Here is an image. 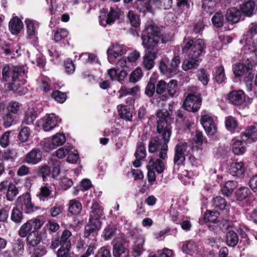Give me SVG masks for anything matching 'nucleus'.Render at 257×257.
Returning a JSON list of instances; mask_svg holds the SVG:
<instances>
[{
  "mask_svg": "<svg viewBox=\"0 0 257 257\" xmlns=\"http://www.w3.org/2000/svg\"><path fill=\"white\" fill-rule=\"evenodd\" d=\"M201 104L200 95L198 94L190 93L187 96L184 106L188 111L195 112L198 110Z\"/></svg>",
  "mask_w": 257,
  "mask_h": 257,
  "instance_id": "9",
  "label": "nucleus"
},
{
  "mask_svg": "<svg viewBox=\"0 0 257 257\" xmlns=\"http://www.w3.org/2000/svg\"><path fill=\"white\" fill-rule=\"evenodd\" d=\"M3 53L6 56L13 57L16 54L18 53V50L16 48L15 44L6 45L3 48Z\"/></svg>",
  "mask_w": 257,
  "mask_h": 257,
  "instance_id": "47",
  "label": "nucleus"
},
{
  "mask_svg": "<svg viewBox=\"0 0 257 257\" xmlns=\"http://www.w3.org/2000/svg\"><path fill=\"white\" fill-rule=\"evenodd\" d=\"M140 91V87L138 86H135L130 88H121L119 91V93H120V95L118 98H120L123 96V95L130 94V95H135L137 94L138 92Z\"/></svg>",
  "mask_w": 257,
  "mask_h": 257,
  "instance_id": "55",
  "label": "nucleus"
},
{
  "mask_svg": "<svg viewBox=\"0 0 257 257\" xmlns=\"http://www.w3.org/2000/svg\"><path fill=\"white\" fill-rule=\"evenodd\" d=\"M113 254L114 257H128V250L122 244L116 243L113 245Z\"/></svg>",
  "mask_w": 257,
  "mask_h": 257,
  "instance_id": "28",
  "label": "nucleus"
},
{
  "mask_svg": "<svg viewBox=\"0 0 257 257\" xmlns=\"http://www.w3.org/2000/svg\"><path fill=\"white\" fill-rule=\"evenodd\" d=\"M182 251L187 254L193 255L199 252V248L197 244L193 240L186 241L182 245Z\"/></svg>",
  "mask_w": 257,
  "mask_h": 257,
  "instance_id": "20",
  "label": "nucleus"
},
{
  "mask_svg": "<svg viewBox=\"0 0 257 257\" xmlns=\"http://www.w3.org/2000/svg\"><path fill=\"white\" fill-rule=\"evenodd\" d=\"M22 21L17 16L13 17L9 22V30L13 35L18 34L23 29Z\"/></svg>",
  "mask_w": 257,
  "mask_h": 257,
  "instance_id": "19",
  "label": "nucleus"
},
{
  "mask_svg": "<svg viewBox=\"0 0 257 257\" xmlns=\"http://www.w3.org/2000/svg\"><path fill=\"white\" fill-rule=\"evenodd\" d=\"M219 43L214 42L213 43V47L217 50H219L224 45L230 43L232 39L229 36L219 35L218 36Z\"/></svg>",
  "mask_w": 257,
  "mask_h": 257,
  "instance_id": "37",
  "label": "nucleus"
},
{
  "mask_svg": "<svg viewBox=\"0 0 257 257\" xmlns=\"http://www.w3.org/2000/svg\"><path fill=\"white\" fill-rule=\"evenodd\" d=\"M66 142V138L63 133H57L51 138L45 139L43 147L46 151H50L57 147L63 145Z\"/></svg>",
  "mask_w": 257,
  "mask_h": 257,
  "instance_id": "7",
  "label": "nucleus"
},
{
  "mask_svg": "<svg viewBox=\"0 0 257 257\" xmlns=\"http://www.w3.org/2000/svg\"><path fill=\"white\" fill-rule=\"evenodd\" d=\"M239 240L237 233L232 230L227 232L225 237L226 244L230 247L235 246Z\"/></svg>",
  "mask_w": 257,
  "mask_h": 257,
  "instance_id": "30",
  "label": "nucleus"
},
{
  "mask_svg": "<svg viewBox=\"0 0 257 257\" xmlns=\"http://www.w3.org/2000/svg\"><path fill=\"white\" fill-rule=\"evenodd\" d=\"M42 160V153L37 149H34L24 157V162L29 165H35Z\"/></svg>",
  "mask_w": 257,
  "mask_h": 257,
  "instance_id": "15",
  "label": "nucleus"
},
{
  "mask_svg": "<svg viewBox=\"0 0 257 257\" xmlns=\"http://www.w3.org/2000/svg\"><path fill=\"white\" fill-rule=\"evenodd\" d=\"M68 32L65 29H59L54 34V39L56 42H58L67 37Z\"/></svg>",
  "mask_w": 257,
  "mask_h": 257,
  "instance_id": "60",
  "label": "nucleus"
},
{
  "mask_svg": "<svg viewBox=\"0 0 257 257\" xmlns=\"http://www.w3.org/2000/svg\"><path fill=\"white\" fill-rule=\"evenodd\" d=\"M213 24L216 27H221L223 26L224 18L221 13H216L212 18Z\"/></svg>",
  "mask_w": 257,
  "mask_h": 257,
  "instance_id": "56",
  "label": "nucleus"
},
{
  "mask_svg": "<svg viewBox=\"0 0 257 257\" xmlns=\"http://www.w3.org/2000/svg\"><path fill=\"white\" fill-rule=\"evenodd\" d=\"M117 108L119 112L120 116L122 118L128 121L132 120V114L126 107L120 105L117 106Z\"/></svg>",
  "mask_w": 257,
  "mask_h": 257,
  "instance_id": "44",
  "label": "nucleus"
},
{
  "mask_svg": "<svg viewBox=\"0 0 257 257\" xmlns=\"http://www.w3.org/2000/svg\"><path fill=\"white\" fill-rule=\"evenodd\" d=\"M148 169L155 170L158 173H162L165 169L164 162L159 159H151L147 166Z\"/></svg>",
  "mask_w": 257,
  "mask_h": 257,
  "instance_id": "26",
  "label": "nucleus"
},
{
  "mask_svg": "<svg viewBox=\"0 0 257 257\" xmlns=\"http://www.w3.org/2000/svg\"><path fill=\"white\" fill-rule=\"evenodd\" d=\"M229 102L235 105L242 104L245 100V95L242 90H234L230 92L228 95Z\"/></svg>",
  "mask_w": 257,
  "mask_h": 257,
  "instance_id": "17",
  "label": "nucleus"
},
{
  "mask_svg": "<svg viewBox=\"0 0 257 257\" xmlns=\"http://www.w3.org/2000/svg\"><path fill=\"white\" fill-rule=\"evenodd\" d=\"M61 119L55 114L46 115L39 121L40 125L46 131H50L58 125Z\"/></svg>",
  "mask_w": 257,
  "mask_h": 257,
  "instance_id": "10",
  "label": "nucleus"
},
{
  "mask_svg": "<svg viewBox=\"0 0 257 257\" xmlns=\"http://www.w3.org/2000/svg\"><path fill=\"white\" fill-rule=\"evenodd\" d=\"M251 63L247 61V64L239 63L233 67V72L236 76L248 77L251 73V68L249 65Z\"/></svg>",
  "mask_w": 257,
  "mask_h": 257,
  "instance_id": "18",
  "label": "nucleus"
},
{
  "mask_svg": "<svg viewBox=\"0 0 257 257\" xmlns=\"http://www.w3.org/2000/svg\"><path fill=\"white\" fill-rule=\"evenodd\" d=\"M215 80L218 83H222L225 79L224 70L222 66H219L215 71L214 74Z\"/></svg>",
  "mask_w": 257,
  "mask_h": 257,
  "instance_id": "52",
  "label": "nucleus"
},
{
  "mask_svg": "<svg viewBox=\"0 0 257 257\" xmlns=\"http://www.w3.org/2000/svg\"><path fill=\"white\" fill-rule=\"evenodd\" d=\"M212 204L214 207L220 210L227 211L228 208L226 201L221 197H216L214 198L212 201Z\"/></svg>",
  "mask_w": 257,
  "mask_h": 257,
  "instance_id": "40",
  "label": "nucleus"
},
{
  "mask_svg": "<svg viewBox=\"0 0 257 257\" xmlns=\"http://www.w3.org/2000/svg\"><path fill=\"white\" fill-rule=\"evenodd\" d=\"M204 47V41L201 39L194 40L185 38L184 39L182 52L188 57V59H185L182 63V67L184 71L196 69L198 67L199 57L202 55Z\"/></svg>",
  "mask_w": 257,
  "mask_h": 257,
  "instance_id": "1",
  "label": "nucleus"
},
{
  "mask_svg": "<svg viewBox=\"0 0 257 257\" xmlns=\"http://www.w3.org/2000/svg\"><path fill=\"white\" fill-rule=\"evenodd\" d=\"M180 63V57L178 56H176L174 57V58L172 60V62L171 63L170 69L171 71H170V74H171V76H173L175 75L178 70V66Z\"/></svg>",
  "mask_w": 257,
  "mask_h": 257,
  "instance_id": "54",
  "label": "nucleus"
},
{
  "mask_svg": "<svg viewBox=\"0 0 257 257\" xmlns=\"http://www.w3.org/2000/svg\"><path fill=\"white\" fill-rule=\"evenodd\" d=\"M72 149V147L69 146L61 148L56 151V156L59 159H63L67 155L69 154Z\"/></svg>",
  "mask_w": 257,
  "mask_h": 257,
  "instance_id": "59",
  "label": "nucleus"
},
{
  "mask_svg": "<svg viewBox=\"0 0 257 257\" xmlns=\"http://www.w3.org/2000/svg\"><path fill=\"white\" fill-rule=\"evenodd\" d=\"M91 209L90 217L99 218L103 215V209L96 202L92 203Z\"/></svg>",
  "mask_w": 257,
  "mask_h": 257,
  "instance_id": "38",
  "label": "nucleus"
},
{
  "mask_svg": "<svg viewBox=\"0 0 257 257\" xmlns=\"http://www.w3.org/2000/svg\"><path fill=\"white\" fill-rule=\"evenodd\" d=\"M46 252V250L43 246L30 247V253L32 257H42Z\"/></svg>",
  "mask_w": 257,
  "mask_h": 257,
  "instance_id": "45",
  "label": "nucleus"
},
{
  "mask_svg": "<svg viewBox=\"0 0 257 257\" xmlns=\"http://www.w3.org/2000/svg\"><path fill=\"white\" fill-rule=\"evenodd\" d=\"M82 210V205L81 203L76 200L73 199L69 201V206L68 210L72 215L79 214Z\"/></svg>",
  "mask_w": 257,
  "mask_h": 257,
  "instance_id": "34",
  "label": "nucleus"
},
{
  "mask_svg": "<svg viewBox=\"0 0 257 257\" xmlns=\"http://www.w3.org/2000/svg\"><path fill=\"white\" fill-rule=\"evenodd\" d=\"M257 35V23L251 24L249 26L248 30L246 34H245L241 39L243 41H248L249 42L251 40H253V38Z\"/></svg>",
  "mask_w": 257,
  "mask_h": 257,
  "instance_id": "32",
  "label": "nucleus"
},
{
  "mask_svg": "<svg viewBox=\"0 0 257 257\" xmlns=\"http://www.w3.org/2000/svg\"><path fill=\"white\" fill-rule=\"evenodd\" d=\"M161 138H162L161 137ZM164 142V144L162 145L159 141V139L154 137L151 139L149 145V151L150 153H154L158 150H160L159 157L161 159L164 160L167 158V152L168 150V146L165 141L162 139Z\"/></svg>",
  "mask_w": 257,
  "mask_h": 257,
  "instance_id": "8",
  "label": "nucleus"
},
{
  "mask_svg": "<svg viewBox=\"0 0 257 257\" xmlns=\"http://www.w3.org/2000/svg\"><path fill=\"white\" fill-rule=\"evenodd\" d=\"M241 139L243 141L254 142L257 140V129L254 126H250L245 132L241 133Z\"/></svg>",
  "mask_w": 257,
  "mask_h": 257,
  "instance_id": "23",
  "label": "nucleus"
},
{
  "mask_svg": "<svg viewBox=\"0 0 257 257\" xmlns=\"http://www.w3.org/2000/svg\"><path fill=\"white\" fill-rule=\"evenodd\" d=\"M156 77L155 75H152L146 86L145 90V94L149 97L152 96L155 91V83L156 82Z\"/></svg>",
  "mask_w": 257,
  "mask_h": 257,
  "instance_id": "36",
  "label": "nucleus"
},
{
  "mask_svg": "<svg viewBox=\"0 0 257 257\" xmlns=\"http://www.w3.org/2000/svg\"><path fill=\"white\" fill-rule=\"evenodd\" d=\"M142 39L143 46L147 48L157 46L160 40L158 28L153 25L147 26L143 32Z\"/></svg>",
  "mask_w": 257,
  "mask_h": 257,
  "instance_id": "3",
  "label": "nucleus"
},
{
  "mask_svg": "<svg viewBox=\"0 0 257 257\" xmlns=\"http://www.w3.org/2000/svg\"><path fill=\"white\" fill-rule=\"evenodd\" d=\"M18 193V190L16 188V186L12 183H10L8 186L7 193V198L8 200L10 201L13 200Z\"/></svg>",
  "mask_w": 257,
  "mask_h": 257,
  "instance_id": "51",
  "label": "nucleus"
},
{
  "mask_svg": "<svg viewBox=\"0 0 257 257\" xmlns=\"http://www.w3.org/2000/svg\"><path fill=\"white\" fill-rule=\"evenodd\" d=\"M116 65L118 68L123 69H130L133 66V64L126 58H122L119 60L116 63Z\"/></svg>",
  "mask_w": 257,
  "mask_h": 257,
  "instance_id": "62",
  "label": "nucleus"
},
{
  "mask_svg": "<svg viewBox=\"0 0 257 257\" xmlns=\"http://www.w3.org/2000/svg\"><path fill=\"white\" fill-rule=\"evenodd\" d=\"M240 17V12L236 8H231L228 10L226 18L228 22L234 24L238 22Z\"/></svg>",
  "mask_w": 257,
  "mask_h": 257,
  "instance_id": "27",
  "label": "nucleus"
},
{
  "mask_svg": "<svg viewBox=\"0 0 257 257\" xmlns=\"http://www.w3.org/2000/svg\"><path fill=\"white\" fill-rule=\"evenodd\" d=\"M158 118L157 120V132L159 136L162 137L165 142L168 143L171 132L168 125V120L170 119V114L166 109H161L157 113Z\"/></svg>",
  "mask_w": 257,
  "mask_h": 257,
  "instance_id": "2",
  "label": "nucleus"
},
{
  "mask_svg": "<svg viewBox=\"0 0 257 257\" xmlns=\"http://www.w3.org/2000/svg\"><path fill=\"white\" fill-rule=\"evenodd\" d=\"M52 97L57 102L59 103L64 102L66 99V95L58 90L54 91L52 94Z\"/></svg>",
  "mask_w": 257,
  "mask_h": 257,
  "instance_id": "63",
  "label": "nucleus"
},
{
  "mask_svg": "<svg viewBox=\"0 0 257 257\" xmlns=\"http://www.w3.org/2000/svg\"><path fill=\"white\" fill-rule=\"evenodd\" d=\"M127 18L132 26L137 28L140 25V21L138 16L133 11H130L127 14Z\"/></svg>",
  "mask_w": 257,
  "mask_h": 257,
  "instance_id": "53",
  "label": "nucleus"
},
{
  "mask_svg": "<svg viewBox=\"0 0 257 257\" xmlns=\"http://www.w3.org/2000/svg\"><path fill=\"white\" fill-rule=\"evenodd\" d=\"M236 182L233 181H228L226 182L224 185L222 187L221 191L222 193L226 196H230L233 192V190L236 187Z\"/></svg>",
  "mask_w": 257,
  "mask_h": 257,
  "instance_id": "39",
  "label": "nucleus"
},
{
  "mask_svg": "<svg viewBox=\"0 0 257 257\" xmlns=\"http://www.w3.org/2000/svg\"><path fill=\"white\" fill-rule=\"evenodd\" d=\"M72 233L67 229L64 230L61 235L60 240V244L65 245V246H71V239Z\"/></svg>",
  "mask_w": 257,
  "mask_h": 257,
  "instance_id": "41",
  "label": "nucleus"
},
{
  "mask_svg": "<svg viewBox=\"0 0 257 257\" xmlns=\"http://www.w3.org/2000/svg\"><path fill=\"white\" fill-rule=\"evenodd\" d=\"M16 206L26 213H29L34 210V205L32 203L31 196L29 193L24 194L17 199Z\"/></svg>",
  "mask_w": 257,
  "mask_h": 257,
  "instance_id": "11",
  "label": "nucleus"
},
{
  "mask_svg": "<svg viewBox=\"0 0 257 257\" xmlns=\"http://www.w3.org/2000/svg\"><path fill=\"white\" fill-rule=\"evenodd\" d=\"M146 156V151L143 143L139 142L137 145L135 157L137 159H143Z\"/></svg>",
  "mask_w": 257,
  "mask_h": 257,
  "instance_id": "49",
  "label": "nucleus"
},
{
  "mask_svg": "<svg viewBox=\"0 0 257 257\" xmlns=\"http://www.w3.org/2000/svg\"><path fill=\"white\" fill-rule=\"evenodd\" d=\"M145 239L142 236H138L134 241L133 249L135 256H139L143 250Z\"/></svg>",
  "mask_w": 257,
  "mask_h": 257,
  "instance_id": "29",
  "label": "nucleus"
},
{
  "mask_svg": "<svg viewBox=\"0 0 257 257\" xmlns=\"http://www.w3.org/2000/svg\"><path fill=\"white\" fill-rule=\"evenodd\" d=\"M178 83L176 80H171L167 85V90L169 95L173 97L178 91Z\"/></svg>",
  "mask_w": 257,
  "mask_h": 257,
  "instance_id": "43",
  "label": "nucleus"
},
{
  "mask_svg": "<svg viewBox=\"0 0 257 257\" xmlns=\"http://www.w3.org/2000/svg\"><path fill=\"white\" fill-rule=\"evenodd\" d=\"M31 136V132L29 127L25 126L23 127L20 131L18 135L19 139L22 142H27Z\"/></svg>",
  "mask_w": 257,
  "mask_h": 257,
  "instance_id": "50",
  "label": "nucleus"
},
{
  "mask_svg": "<svg viewBox=\"0 0 257 257\" xmlns=\"http://www.w3.org/2000/svg\"><path fill=\"white\" fill-rule=\"evenodd\" d=\"M37 117V112L33 108H29L26 112L23 123L25 124H32Z\"/></svg>",
  "mask_w": 257,
  "mask_h": 257,
  "instance_id": "35",
  "label": "nucleus"
},
{
  "mask_svg": "<svg viewBox=\"0 0 257 257\" xmlns=\"http://www.w3.org/2000/svg\"><path fill=\"white\" fill-rule=\"evenodd\" d=\"M25 23L26 26L27 37L29 39H34L37 37L39 29V23L32 19H26Z\"/></svg>",
  "mask_w": 257,
  "mask_h": 257,
  "instance_id": "14",
  "label": "nucleus"
},
{
  "mask_svg": "<svg viewBox=\"0 0 257 257\" xmlns=\"http://www.w3.org/2000/svg\"><path fill=\"white\" fill-rule=\"evenodd\" d=\"M240 43L245 44L241 49V53L243 59L246 60L247 61H249V63L256 60L257 44L253 40H251L250 42H249L248 41H243L241 42V40Z\"/></svg>",
  "mask_w": 257,
  "mask_h": 257,
  "instance_id": "4",
  "label": "nucleus"
},
{
  "mask_svg": "<svg viewBox=\"0 0 257 257\" xmlns=\"http://www.w3.org/2000/svg\"><path fill=\"white\" fill-rule=\"evenodd\" d=\"M245 141L235 140L232 145V151L233 154L237 156L243 155L246 151Z\"/></svg>",
  "mask_w": 257,
  "mask_h": 257,
  "instance_id": "25",
  "label": "nucleus"
},
{
  "mask_svg": "<svg viewBox=\"0 0 257 257\" xmlns=\"http://www.w3.org/2000/svg\"><path fill=\"white\" fill-rule=\"evenodd\" d=\"M143 76L142 71L141 68L138 67L132 73L130 76V81L136 83L139 81Z\"/></svg>",
  "mask_w": 257,
  "mask_h": 257,
  "instance_id": "58",
  "label": "nucleus"
},
{
  "mask_svg": "<svg viewBox=\"0 0 257 257\" xmlns=\"http://www.w3.org/2000/svg\"><path fill=\"white\" fill-rule=\"evenodd\" d=\"M127 51V47L124 45L117 43L112 44L107 50L109 62L111 64H114L116 58L125 54Z\"/></svg>",
  "mask_w": 257,
  "mask_h": 257,
  "instance_id": "6",
  "label": "nucleus"
},
{
  "mask_svg": "<svg viewBox=\"0 0 257 257\" xmlns=\"http://www.w3.org/2000/svg\"><path fill=\"white\" fill-rule=\"evenodd\" d=\"M32 228V226L29 220L21 227L19 232L20 236L22 237H26L28 233L31 230Z\"/></svg>",
  "mask_w": 257,
  "mask_h": 257,
  "instance_id": "61",
  "label": "nucleus"
},
{
  "mask_svg": "<svg viewBox=\"0 0 257 257\" xmlns=\"http://www.w3.org/2000/svg\"><path fill=\"white\" fill-rule=\"evenodd\" d=\"M197 76L199 81L205 85L209 81V77L206 71L203 69L199 70L197 71Z\"/></svg>",
  "mask_w": 257,
  "mask_h": 257,
  "instance_id": "64",
  "label": "nucleus"
},
{
  "mask_svg": "<svg viewBox=\"0 0 257 257\" xmlns=\"http://www.w3.org/2000/svg\"><path fill=\"white\" fill-rule=\"evenodd\" d=\"M138 9L140 11H146L153 13L155 10L161 8L162 3L159 0H138L137 2Z\"/></svg>",
  "mask_w": 257,
  "mask_h": 257,
  "instance_id": "12",
  "label": "nucleus"
},
{
  "mask_svg": "<svg viewBox=\"0 0 257 257\" xmlns=\"http://www.w3.org/2000/svg\"><path fill=\"white\" fill-rule=\"evenodd\" d=\"M249 189L247 187H240L236 192L237 199L240 201L243 200L247 198L250 194Z\"/></svg>",
  "mask_w": 257,
  "mask_h": 257,
  "instance_id": "42",
  "label": "nucleus"
},
{
  "mask_svg": "<svg viewBox=\"0 0 257 257\" xmlns=\"http://www.w3.org/2000/svg\"><path fill=\"white\" fill-rule=\"evenodd\" d=\"M244 164L242 162L232 163L229 167V172L233 176H240L245 171Z\"/></svg>",
  "mask_w": 257,
  "mask_h": 257,
  "instance_id": "21",
  "label": "nucleus"
},
{
  "mask_svg": "<svg viewBox=\"0 0 257 257\" xmlns=\"http://www.w3.org/2000/svg\"><path fill=\"white\" fill-rule=\"evenodd\" d=\"M61 247L58 250L57 255L58 257H71L70 255L71 246H65L61 244Z\"/></svg>",
  "mask_w": 257,
  "mask_h": 257,
  "instance_id": "57",
  "label": "nucleus"
},
{
  "mask_svg": "<svg viewBox=\"0 0 257 257\" xmlns=\"http://www.w3.org/2000/svg\"><path fill=\"white\" fill-rule=\"evenodd\" d=\"M24 242L21 239H18L13 245V252L16 255H21L24 252Z\"/></svg>",
  "mask_w": 257,
  "mask_h": 257,
  "instance_id": "46",
  "label": "nucleus"
},
{
  "mask_svg": "<svg viewBox=\"0 0 257 257\" xmlns=\"http://www.w3.org/2000/svg\"><path fill=\"white\" fill-rule=\"evenodd\" d=\"M157 57V53L148 51L144 56L143 66L146 70L152 69L154 65V60Z\"/></svg>",
  "mask_w": 257,
  "mask_h": 257,
  "instance_id": "22",
  "label": "nucleus"
},
{
  "mask_svg": "<svg viewBox=\"0 0 257 257\" xmlns=\"http://www.w3.org/2000/svg\"><path fill=\"white\" fill-rule=\"evenodd\" d=\"M201 123L208 135L213 136L217 131V127L213 118L208 114L202 115Z\"/></svg>",
  "mask_w": 257,
  "mask_h": 257,
  "instance_id": "13",
  "label": "nucleus"
},
{
  "mask_svg": "<svg viewBox=\"0 0 257 257\" xmlns=\"http://www.w3.org/2000/svg\"><path fill=\"white\" fill-rule=\"evenodd\" d=\"M187 148L186 143H179L176 146L174 158V163L177 165L182 164L185 160V153Z\"/></svg>",
  "mask_w": 257,
  "mask_h": 257,
  "instance_id": "16",
  "label": "nucleus"
},
{
  "mask_svg": "<svg viewBox=\"0 0 257 257\" xmlns=\"http://www.w3.org/2000/svg\"><path fill=\"white\" fill-rule=\"evenodd\" d=\"M23 216L20 209L16 206L12 210L11 219L16 223H20L22 221Z\"/></svg>",
  "mask_w": 257,
  "mask_h": 257,
  "instance_id": "48",
  "label": "nucleus"
},
{
  "mask_svg": "<svg viewBox=\"0 0 257 257\" xmlns=\"http://www.w3.org/2000/svg\"><path fill=\"white\" fill-rule=\"evenodd\" d=\"M53 191L52 188L48 183H44L40 188V191L37 194V196L40 201L43 202L48 200V197L52 193Z\"/></svg>",
  "mask_w": 257,
  "mask_h": 257,
  "instance_id": "24",
  "label": "nucleus"
},
{
  "mask_svg": "<svg viewBox=\"0 0 257 257\" xmlns=\"http://www.w3.org/2000/svg\"><path fill=\"white\" fill-rule=\"evenodd\" d=\"M225 127L231 133L235 132L238 127V123L237 120L231 116H228L225 118Z\"/></svg>",
  "mask_w": 257,
  "mask_h": 257,
  "instance_id": "31",
  "label": "nucleus"
},
{
  "mask_svg": "<svg viewBox=\"0 0 257 257\" xmlns=\"http://www.w3.org/2000/svg\"><path fill=\"white\" fill-rule=\"evenodd\" d=\"M25 69L21 67L6 65L2 71L3 81H8L11 77L13 81H16L22 73H25Z\"/></svg>",
  "mask_w": 257,
  "mask_h": 257,
  "instance_id": "5",
  "label": "nucleus"
},
{
  "mask_svg": "<svg viewBox=\"0 0 257 257\" xmlns=\"http://www.w3.org/2000/svg\"><path fill=\"white\" fill-rule=\"evenodd\" d=\"M255 8V3L252 1H248L241 7V9L246 16H251L253 15Z\"/></svg>",
  "mask_w": 257,
  "mask_h": 257,
  "instance_id": "33",
  "label": "nucleus"
}]
</instances>
